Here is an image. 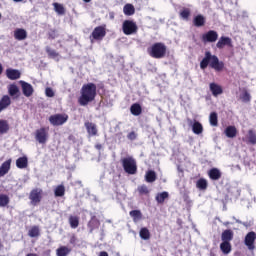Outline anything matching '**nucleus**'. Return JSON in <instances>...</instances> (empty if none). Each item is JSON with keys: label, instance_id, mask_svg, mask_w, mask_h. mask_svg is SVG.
Segmentation results:
<instances>
[{"label": "nucleus", "instance_id": "423d86ee", "mask_svg": "<svg viewBox=\"0 0 256 256\" xmlns=\"http://www.w3.org/2000/svg\"><path fill=\"white\" fill-rule=\"evenodd\" d=\"M137 29V23L133 20H125L122 24L124 35H135V33H137Z\"/></svg>", "mask_w": 256, "mask_h": 256}, {"label": "nucleus", "instance_id": "aec40b11", "mask_svg": "<svg viewBox=\"0 0 256 256\" xmlns=\"http://www.w3.org/2000/svg\"><path fill=\"white\" fill-rule=\"evenodd\" d=\"M85 127L87 129V133L91 137H95V135H97V125L92 122H85Z\"/></svg>", "mask_w": 256, "mask_h": 256}, {"label": "nucleus", "instance_id": "ea45409f", "mask_svg": "<svg viewBox=\"0 0 256 256\" xmlns=\"http://www.w3.org/2000/svg\"><path fill=\"white\" fill-rule=\"evenodd\" d=\"M55 197H63L65 195V186L58 185L54 190Z\"/></svg>", "mask_w": 256, "mask_h": 256}, {"label": "nucleus", "instance_id": "680f3d73", "mask_svg": "<svg viewBox=\"0 0 256 256\" xmlns=\"http://www.w3.org/2000/svg\"><path fill=\"white\" fill-rule=\"evenodd\" d=\"M236 223H241V221H239V220H236Z\"/></svg>", "mask_w": 256, "mask_h": 256}, {"label": "nucleus", "instance_id": "052dcab7", "mask_svg": "<svg viewBox=\"0 0 256 256\" xmlns=\"http://www.w3.org/2000/svg\"><path fill=\"white\" fill-rule=\"evenodd\" d=\"M85 3H90L91 0H83Z\"/></svg>", "mask_w": 256, "mask_h": 256}, {"label": "nucleus", "instance_id": "603ef678", "mask_svg": "<svg viewBox=\"0 0 256 256\" xmlns=\"http://www.w3.org/2000/svg\"><path fill=\"white\" fill-rule=\"evenodd\" d=\"M76 243H77V237L75 235H72L70 237V244L71 245H76Z\"/></svg>", "mask_w": 256, "mask_h": 256}, {"label": "nucleus", "instance_id": "bf43d9fd", "mask_svg": "<svg viewBox=\"0 0 256 256\" xmlns=\"http://www.w3.org/2000/svg\"><path fill=\"white\" fill-rule=\"evenodd\" d=\"M14 1V3H21V1H23V0H13Z\"/></svg>", "mask_w": 256, "mask_h": 256}, {"label": "nucleus", "instance_id": "4468645a", "mask_svg": "<svg viewBox=\"0 0 256 256\" xmlns=\"http://www.w3.org/2000/svg\"><path fill=\"white\" fill-rule=\"evenodd\" d=\"M14 39H16V41H25V39H27V30L16 28L14 30Z\"/></svg>", "mask_w": 256, "mask_h": 256}, {"label": "nucleus", "instance_id": "4c0bfd02", "mask_svg": "<svg viewBox=\"0 0 256 256\" xmlns=\"http://www.w3.org/2000/svg\"><path fill=\"white\" fill-rule=\"evenodd\" d=\"M69 224L72 229H77L79 227V217L77 216H70L69 217Z\"/></svg>", "mask_w": 256, "mask_h": 256}, {"label": "nucleus", "instance_id": "a878e982", "mask_svg": "<svg viewBox=\"0 0 256 256\" xmlns=\"http://www.w3.org/2000/svg\"><path fill=\"white\" fill-rule=\"evenodd\" d=\"M220 250L224 255H229V253L232 251L231 242H222L220 244Z\"/></svg>", "mask_w": 256, "mask_h": 256}, {"label": "nucleus", "instance_id": "e2e57ef3", "mask_svg": "<svg viewBox=\"0 0 256 256\" xmlns=\"http://www.w3.org/2000/svg\"><path fill=\"white\" fill-rule=\"evenodd\" d=\"M3 247V245L1 244V242H0V249Z\"/></svg>", "mask_w": 256, "mask_h": 256}, {"label": "nucleus", "instance_id": "5701e85b", "mask_svg": "<svg viewBox=\"0 0 256 256\" xmlns=\"http://www.w3.org/2000/svg\"><path fill=\"white\" fill-rule=\"evenodd\" d=\"M208 175L212 181H219L221 179V171L217 168H212L209 172Z\"/></svg>", "mask_w": 256, "mask_h": 256}, {"label": "nucleus", "instance_id": "6ab92c4d", "mask_svg": "<svg viewBox=\"0 0 256 256\" xmlns=\"http://www.w3.org/2000/svg\"><path fill=\"white\" fill-rule=\"evenodd\" d=\"M226 45L230 46L231 45V38L227 36H222L219 38L218 42L216 43V47L218 49H223Z\"/></svg>", "mask_w": 256, "mask_h": 256}, {"label": "nucleus", "instance_id": "e433bc0d", "mask_svg": "<svg viewBox=\"0 0 256 256\" xmlns=\"http://www.w3.org/2000/svg\"><path fill=\"white\" fill-rule=\"evenodd\" d=\"M169 198V192H161L156 195L157 203H165V199Z\"/></svg>", "mask_w": 256, "mask_h": 256}, {"label": "nucleus", "instance_id": "72a5a7b5", "mask_svg": "<svg viewBox=\"0 0 256 256\" xmlns=\"http://www.w3.org/2000/svg\"><path fill=\"white\" fill-rule=\"evenodd\" d=\"M209 123L212 127H217V125H219L218 116H217L216 112L210 113Z\"/></svg>", "mask_w": 256, "mask_h": 256}, {"label": "nucleus", "instance_id": "f8f14e48", "mask_svg": "<svg viewBox=\"0 0 256 256\" xmlns=\"http://www.w3.org/2000/svg\"><path fill=\"white\" fill-rule=\"evenodd\" d=\"M20 85L22 87V93L25 97H31L33 95V86L23 80L20 81Z\"/></svg>", "mask_w": 256, "mask_h": 256}, {"label": "nucleus", "instance_id": "f03ea898", "mask_svg": "<svg viewBox=\"0 0 256 256\" xmlns=\"http://www.w3.org/2000/svg\"><path fill=\"white\" fill-rule=\"evenodd\" d=\"M211 67V69H215L220 72L225 68V63L223 61H219V58L216 55H212L211 52H205V56L200 62L201 69H207V67Z\"/></svg>", "mask_w": 256, "mask_h": 256}, {"label": "nucleus", "instance_id": "13d9d810", "mask_svg": "<svg viewBox=\"0 0 256 256\" xmlns=\"http://www.w3.org/2000/svg\"><path fill=\"white\" fill-rule=\"evenodd\" d=\"M223 225H224L225 227H227V226L231 225V223H230V222H224Z\"/></svg>", "mask_w": 256, "mask_h": 256}, {"label": "nucleus", "instance_id": "39448f33", "mask_svg": "<svg viewBox=\"0 0 256 256\" xmlns=\"http://www.w3.org/2000/svg\"><path fill=\"white\" fill-rule=\"evenodd\" d=\"M69 120V115L67 114H55L49 117V122L54 127H59L60 125H65Z\"/></svg>", "mask_w": 256, "mask_h": 256}, {"label": "nucleus", "instance_id": "393cba45", "mask_svg": "<svg viewBox=\"0 0 256 256\" xmlns=\"http://www.w3.org/2000/svg\"><path fill=\"white\" fill-rule=\"evenodd\" d=\"M130 217H132L134 223H139L143 219V214L140 212V210H132L129 213Z\"/></svg>", "mask_w": 256, "mask_h": 256}, {"label": "nucleus", "instance_id": "864d4df0", "mask_svg": "<svg viewBox=\"0 0 256 256\" xmlns=\"http://www.w3.org/2000/svg\"><path fill=\"white\" fill-rule=\"evenodd\" d=\"M49 37H51V39H55V37H57V33L55 32V30H52V31L49 33Z\"/></svg>", "mask_w": 256, "mask_h": 256}, {"label": "nucleus", "instance_id": "473e14b6", "mask_svg": "<svg viewBox=\"0 0 256 256\" xmlns=\"http://www.w3.org/2000/svg\"><path fill=\"white\" fill-rule=\"evenodd\" d=\"M140 238L144 241H148V239H151V233L149 232V229L142 228L139 232Z\"/></svg>", "mask_w": 256, "mask_h": 256}, {"label": "nucleus", "instance_id": "f704fd0d", "mask_svg": "<svg viewBox=\"0 0 256 256\" xmlns=\"http://www.w3.org/2000/svg\"><path fill=\"white\" fill-rule=\"evenodd\" d=\"M54 11L58 15H65V7H63V4H59L57 2L53 3Z\"/></svg>", "mask_w": 256, "mask_h": 256}, {"label": "nucleus", "instance_id": "c85d7f7f", "mask_svg": "<svg viewBox=\"0 0 256 256\" xmlns=\"http://www.w3.org/2000/svg\"><path fill=\"white\" fill-rule=\"evenodd\" d=\"M69 253H71V248H69L67 246L59 247L56 250V255L57 256H67V255H69Z\"/></svg>", "mask_w": 256, "mask_h": 256}, {"label": "nucleus", "instance_id": "de8ad7c7", "mask_svg": "<svg viewBox=\"0 0 256 256\" xmlns=\"http://www.w3.org/2000/svg\"><path fill=\"white\" fill-rule=\"evenodd\" d=\"M138 192L140 193V195H147V193H149V188H147V186L145 185L139 186Z\"/></svg>", "mask_w": 256, "mask_h": 256}, {"label": "nucleus", "instance_id": "49530a36", "mask_svg": "<svg viewBox=\"0 0 256 256\" xmlns=\"http://www.w3.org/2000/svg\"><path fill=\"white\" fill-rule=\"evenodd\" d=\"M29 237H39V226H33L29 232Z\"/></svg>", "mask_w": 256, "mask_h": 256}, {"label": "nucleus", "instance_id": "7c9ffc66", "mask_svg": "<svg viewBox=\"0 0 256 256\" xmlns=\"http://www.w3.org/2000/svg\"><path fill=\"white\" fill-rule=\"evenodd\" d=\"M130 112H131L132 115H134L135 117H139V115L142 113L141 105H139V104H133V105L130 107Z\"/></svg>", "mask_w": 256, "mask_h": 256}, {"label": "nucleus", "instance_id": "9b49d317", "mask_svg": "<svg viewBox=\"0 0 256 256\" xmlns=\"http://www.w3.org/2000/svg\"><path fill=\"white\" fill-rule=\"evenodd\" d=\"M242 141L248 145H256V131L253 129L248 130L246 137L242 138Z\"/></svg>", "mask_w": 256, "mask_h": 256}, {"label": "nucleus", "instance_id": "dca6fc26", "mask_svg": "<svg viewBox=\"0 0 256 256\" xmlns=\"http://www.w3.org/2000/svg\"><path fill=\"white\" fill-rule=\"evenodd\" d=\"M32 205H37L41 201V190L35 189L32 190L29 197Z\"/></svg>", "mask_w": 256, "mask_h": 256}, {"label": "nucleus", "instance_id": "79ce46f5", "mask_svg": "<svg viewBox=\"0 0 256 256\" xmlns=\"http://www.w3.org/2000/svg\"><path fill=\"white\" fill-rule=\"evenodd\" d=\"M8 93L11 97H15V95H17V93H19V87H17V85H15V84H11L8 87Z\"/></svg>", "mask_w": 256, "mask_h": 256}, {"label": "nucleus", "instance_id": "4be33fe9", "mask_svg": "<svg viewBox=\"0 0 256 256\" xmlns=\"http://www.w3.org/2000/svg\"><path fill=\"white\" fill-rule=\"evenodd\" d=\"M11 105V98L8 95H5L0 100V113L1 111H5Z\"/></svg>", "mask_w": 256, "mask_h": 256}, {"label": "nucleus", "instance_id": "f257e3e1", "mask_svg": "<svg viewBox=\"0 0 256 256\" xmlns=\"http://www.w3.org/2000/svg\"><path fill=\"white\" fill-rule=\"evenodd\" d=\"M97 95V86L94 83L84 84L81 88V96L79 103L82 107H85L95 100Z\"/></svg>", "mask_w": 256, "mask_h": 256}, {"label": "nucleus", "instance_id": "37998d69", "mask_svg": "<svg viewBox=\"0 0 256 256\" xmlns=\"http://www.w3.org/2000/svg\"><path fill=\"white\" fill-rule=\"evenodd\" d=\"M240 99L243 103H249L251 101V94L247 90H244L240 95Z\"/></svg>", "mask_w": 256, "mask_h": 256}, {"label": "nucleus", "instance_id": "0e129e2a", "mask_svg": "<svg viewBox=\"0 0 256 256\" xmlns=\"http://www.w3.org/2000/svg\"><path fill=\"white\" fill-rule=\"evenodd\" d=\"M232 219L235 220V217H233Z\"/></svg>", "mask_w": 256, "mask_h": 256}, {"label": "nucleus", "instance_id": "412c9836", "mask_svg": "<svg viewBox=\"0 0 256 256\" xmlns=\"http://www.w3.org/2000/svg\"><path fill=\"white\" fill-rule=\"evenodd\" d=\"M28 165H29V160L27 159V156L20 157L16 160V167L18 169H27Z\"/></svg>", "mask_w": 256, "mask_h": 256}, {"label": "nucleus", "instance_id": "f3484780", "mask_svg": "<svg viewBox=\"0 0 256 256\" xmlns=\"http://www.w3.org/2000/svg\"><path fill=\"white\" fill-rule=\"evenodd\" d=\"M233 237H234L233 230L227 229L222 232L221 241L224 243H231V241H233Z\"/></svg>", "mask_w": 256, "mask_h": 256}, {"label": "nucleus", "instance_id": "1a4fd4ad", "mask_svg": "<svg viewBox=\"0 0 256 256\" xmlns=\"http://www.w3.org/2000/svg\"><path fill=\"white\" fill-rule=\"evenodd\" d=\"M219 39V33L215 30H209L202 35L203 43H215Z\"/></svg>", "mask_w": 256, "mask_h": 256}, {"label": "nucleus", "instance_id": "9d476101", "mask_svg": "<svg viewBox=\"0 0 256 256\" xmlns=\"http://www.w3.org/2000/svg\"><path fill=\"white\" fill-rule=\"evenodd\" d=\"M255 239H256V234L255 232H249L244 239V244L246 247H248L249 251H253L255 249Z\"/></svg>", "mask_w": 256, "mask_h": 256}, {"label": "nucleus", "instance_id": "8fccbe9b", "mask_svg": "<svg viewBox=\"0 0 256 256\" xmlns=\"http://www.w3.org/2000/svg\"><path fill=\"white\" fill-rule=\"evenodd\" d=\"M45 93L46 97H55V92L51 88H46Z\"/></svg>", "mask_w": 256, "mask_h": 256}, {"label": "nucleus", "instance_id": "b1692460", "mask_svg": "<svg viewBox=\"0 0 256 256\" xmlns=\"http://www.w3.org/2000/svg\"><path fill=\"white\" fill-rule=\"evenodd\" d=\"M225 135L229 139H233V138L237 137V128H235V126H228L225 129Z\"/></svg>", "mask_w": 256, "mask_h": 256}, {"label": "nucleus", "instance_id": "a19ab883", "mask_svg": "<svg viewBox=\"0 0 256 256\" xmlns=\"http://www.w3.org/2000/svg\"><path fill=\"white\" fill-rule=\"evenodd\" d=\"M197 189H200V191H205L207 189V180L200 178L196 183Z\"/></svg>", "mask_w": 256, "mask_h": 256}, {"label": "nucleus", "instance_id": "2f4dec72", "mask_svg": "<svg viewBox=\"0 0 256 256\" xmlns=\"http://www.w3.org/2000/svg\"><path fill=\"white\" fill-rule=\"evenodd\" d=\"M9 131V123L6 120H0V135H5Z\"/></svg>", "mask_w": 256, "mask_h": 256}, {"label": "nucleus", "instance_id": "c756f323", "mask_svg": "<svg viewBox=\"0 0 256 256\" xmlns=\"http://www.w3.org/2000/svg\"><path fill=\"white\" fill-rule=\"evenodd\" d=\"M145 179L147 183H153L157 179V174H155V171L149 170L148 172H146Z\"/></svg>", "mask_w": 256, "mask_h": 256}, {"label": "nucleus", "instance_id": "3c124183", "mask_svg": "<svg viewBox=\"0 0 256 256\" xmlns=\"http://www.w3.org/2000/svg\"><path fill=\"white\" fill-rule=\"evenodd\" d=\"M128 139L130 141H135V139H137V134L135 132H130L128 135H127Z\"/></svg>", "mask_w": 256, "mask_h": 256}, {"label": "nucleus", "instance_id": "c03bdc74", "mask_svg": "<svg viewBox=\"0 0 256 256\" xmlns=\"http://www.w3.org/2000/svg\"><path fill=\"white\" fill-rule=\"evenodd\" d=\"M9 201V196L0 194V207H7V205H9Z\"/></svg>", "mask_w": 256, "mask_h": 256}, {"label": "nucleus", "instance_id": "58836bf2", "mask_svg": "<svg viewBox=\"0 0 256 256\" xmlns=\"http://www.w3.org/2000/svg\"><path fill=\"white\" fill-rule=\"evenodd\" d=\"M88 227L90 229V233H93L95 227H99V221L95 217H92L91 220L88 222Z\"/></svg>", "mask_w": 256, "mask_h": 256}, {"label": "nucleus", "instance_id": "ddd939ff", "mask_svg": "<svg viewBox=\"0 0 256 256\" xmlns=\"http://www.w3.org/2000/svg\"><path fill=\"white\" fill-rule=\"evenodd\" d=\"M209 90L211 91L213 97L223 95V87L215 82L209 84Z\"/></svg>", "mask_w": 256, "mask_h": 256}, {"label": "nucleus", "instance_id": "7ed1b4c3", "mask_svg": "<svg viewBox=\"0 0 256 256\" xmlns=\"http://www.w3.org/2000/svg\"><path fill=\"white\" fill-rule=\"evenodd\" d=\"M148 53L153 59H163L167 55V46L161 42H157L148 49Z\"/></svg>", "mask_w": 256, "mask_h": 256}, {"label": "nucleus", "instance_id": "2eb2a0df", "mask_svg": "<svg viewBox=\"0 0 256 256\" xmlns=\"http://www.w3.org/2000/svg\"><path fill=\"white\" fill-rule=\"evenodd\" d=\"M6 77H8L11 81L21 79V72L17 69L8 68L6 70Z\"/></svg>", "mask_w": 256, "mask_h": 256}, {"label": "nucleus", "instance_id": "c9c22d12", "mask_svg": "<svg viewBox=\"0 0 256 256\" xmlns=\"http://www.w3.org/2000/svg\"><path fill=\"white\" fill-rule=\"evenodd\" d=\"M194 25L195 27H203L205 25V18L203 15H197L194 18Z\"/></svg>", "mask_w": 256, "mask_h": 256}, {"label": "nucleus", "instance_id": "bb28decb", "mask_svg": "<svg viewBox=\"0 0 256 256\" xmlns=\"http://www.w3.org/2000/svg\"><path fill=\"white\" fill-rule=\"evenodd\" d=\"M192 131L195 135H201V133H203V125L195 121L192 125Z\"/></svg>", "mask_w": 256, "mask_h": 256}, {"label": "nucleus", "instance_id": "a18cd8bd", "mask_svg": "<svg viewBox=\"0 0 256 256\" xmlns=\"http://www.w3.org/2000/svg\"><path fill=\"white\" fill-rule=\"evenodd\" d=\"M46 53H48L49 57H51V59H57L59 57V53H57V51L51 49V47L47 46L46 47Z\"/></svg>", "mask_w": 256, "mask_h": 256}, {"label": "nucleus", "instance_id": "4d7b16f0", "mask_svg": "<svg viewBox=\"0 0 256 256\" xmlns=\"http://www.w3.org/2000/svg\"><path fill=\"white\" fill-rule=\"evenodd\" d=\"M3 73V65L0 64V75Z\"/></svg>", "mask_w": 256, "mask_h": 256}, {"label": "nucleus", "instance_id": "a211bd4d", "mask_svg": "<svg viewBox=\"0 0 256 256\" xmlns=\"http://www.w3.org/2000/svg\"><path fill=\"white\" fill-rule=\"evenodd\" d=\"M11 170V159L6 160L1 166H0V177H5L7 173Z\"/></svg>", "mask_w": 256, "mask_h": 256}, {"label": "nucleus", "instance_id": "0eeeda50", "mask_svg": "<svg viewBox=\"0 0 256 256\" xmlns=\"http://www.w3.org/2000/svg\"><path fill=\"white\" fill-rule=\"evenodd\" d=\"M35 139L41 145H45L49 139V128L42 127L35 131Z\"/></svg>", "mask_w": 256, "mask_h": 256}, {"label": "nucleus", "instance_id": "cd10ccee", "mask_svg": "<svg viewBox=\"0 0 256 256\" xmlns=\"http://www.w3.org/2000/svg\"><path fill=\"white\" fill-rule=\"evenodd\" d=\"M123 13L127 16L135 15V6L133 4H126L123 8Z\"/></svg>", "mask_w": 256, "mask_h": 256}, {"label": "nucleus", "instance_id": "6e6d98bb", "mask_svg": "<svg viewBox=\"0 0 256 256\" xmlns=\"http://www.w3.org/2000/svg\"><path fill=\"white\" fill-rule=\"evenodd\" d=\"M95 147L96 149H98V151H100V149H103V146L101 144H96Z\"/></svg>", "mask_w": 256, "mask_h": 256}, {"label": "nucleus", "instance_id": "5fc2aeb1", "mask_svg": "<svg viewBox=\"0 0 256 256\" xmlns=\"http://www.w3.org/2000/svg\"><path fill=\"white\" fill-rule=\"evenodd\" d=\"M98 256H109V253H107L106 251H102L99 253Z\"/></svg>", "mask_w": 256, "mask_h": 256}, {"label": "nucleus", "instance_id": "6e6552de", "mask_svg": "<svg viewBox=\"0 0 256 256\" xmlns=\"http://www.w3.org/2000/svg\"><path fill=\"white\" fill-rule=\"evenodd\" d=\"M105 35H107V32L105 31V27L98 26L93 30L90 36V39L92 42H93V39H95V41H102Z\"/></svg>", "mask_w": 256, "mask_h": 256}, {"label": "nucleus", "instance_id": "20e7f679", "mask_svg": "<svg viewBox=\"0 0 256 256\" xmlns=\"http://www.w3.org/2000/svg\"><path fill=\"white\" fill-rule=\"evenodd\" d=\"M121 163L125 173H128V175H135V173H137V161H135L133 157L128 156L123 158Z\"/></svg>", "mask_w": 256, "mask_h": 256}, {"label": "nucleus", "instance_id": "09e8293b", "mask_svg": "<svg viewBox=\"0 0 256 256\" xmlns=\"http://www.w3.org/2000/svg\"><path fill=\"white\" fill-rule=\"evenodd\" d=\"M189 15H191L189 9H184L180 12V17H182V19H189Z\"/></svg>", "mask_w": 256, "mask_h": 256}]
</instances>
